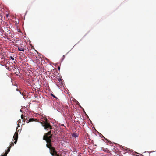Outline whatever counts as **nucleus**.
I'll use <instances>...</instances> for the list:
<instances>
[{"mask_svg": "<svg viewBox=\"0 0 156 156\" xmlns=\"http://www.w3.org/2000/svg\"><path fill=\"white\" fill-rule=\"evenodd\" d=\"M18 50L19 51L24 52V46H23L22 45L19 46L18 47Z\"/></svg>", "mask_w": 156, "mask_h": 156, "instance_id": "nucleus-4", "label": "nucleus"}, {"mask_svg": "<svg viewBox=\"0 0 156 156\" xmlns=\"http://www.w3.org/2000/svg\"><path fill=\"white\" fill-rule=\"evenodd\" d=\"M49 121L47 119L44 122H41L42 126L44 127V129L48 130L52 129V126L51 125L50 123L48 122Z\"/></svg>", "mask_w": 156, "mask_h": 156, "instance_id": "nucleus-2", "label": "nucleus"}, {"mask_svg": "<svg viewBox=\"0 0 156 156\" xmlns=\"http://www.w3.org/2000/svg\"><path fill=\"white\" fill-rule=\"evenodd\" d=\"M21 118L22 119H23V115H21Z\"/></svg>", "mask_w": 156, "mask_h": 156, "instance_id": "nucleus-16", "label": "nucleus"}, {"mask_svg": "<svg viewBox=\"0 0 156 156\" xmlns=\"http://www.w3.org/2000/svg\"><path fill=\"white\" fill-rule=\"evenodd\" d=\"M63 57L64 58L65 57V56L64 55H63Z\"/></svg>", "mask_w": 156, "mask_h": 156, "instance_id": "nucleus-22", "label": "nucleus"}, {"mask_svg": "<svg viewBox=\"0 0 156 156\" xmlns=\"http://www.w3.org/2000/svg\"><path fill=\"white\" fill-rule=\"evenodd\" d=\"M104 138L105 140H107L108 142L111 143V142L109 140H107V139H106L105 137H104Z\"/></svg>", "mask_w": 156, "mask_h": 156, "instance_id": "nucleus-13", "label": "nucleus"}, {"mask_svg": "<svg viewBox=\"0 0 156 156\" xmlns=\"http://www.w3.org/2000/svg\"><path fill=\"white\" fill-rule=\"evenodd\" d=\"M43 61V59H41V61L42 62Z\"/></svg>", "mask_w": 156, "mask_h": 156, "instance_id": "nucleus-21", "label": "nucleus"}, {"mask_svg": "<svg viewBox=\"0 0 156 156\" xmlns=\"http://www.w3.org/2000/svg\"><path fill=\"white\" fill-rule=\"evenodd\" d=\"M4 62H3V64L2 63V65H5V64H6L7 63L9 62L8 59H3Z\"/></svg>", "mask_w": 156, "mask_h": 156, "instance_id": "nucleus-6", "label": "nucleus"}, {"mask_svg": "<svg viewBox=\"0 0 156 156\" xmlns=\"http://www.w3.org/2000/svg\"><path fill=\"white\" fill-rule=\"evenodd\" d=\"M72 136L74 137L75 138H76L78 136L75 133H73L72 135Z\"/></svg>", "mask_w": 156, "mask_h": 156, "instance_id": "nucleus-9", "label": "nucleus"}, {"mask_svg": "<svg viewBox=\"0 0 156 156\" xmlns=\"http://www.w3.org/2000/svg\"><path fill=\"white\" fill-rule=\"evenodd\" d=\"M11 147V146H9V147H8V150H7V151H6V152H7V153H8L10 151V148Z\"/></svg>", "mask_w": 156, "mask_h": 156, "instance_id": "nucleus-10", "label": "nucleus"}, {"mask_svg": "<svg viewBox=\"0 0 156 156\" xmlns=\"http://www.w3.org/2000/svg\"><path fill=\"white\" fill-rule=\"evenodd\" d=\"M12 59L13 60H14V59Z\"/></svg>", "mask_w": 156, "mask_h": 156, "instance_id": "nucleus-23", "label": "nucleus"}, {"mask_svg": "<svg viewBox=\"0 0 156 156\" xmlns=\"http://www.w3.org/2000/svg\"><path fill=\"white\" fill-rule=\"evenodd\" d=\"M8 153H7V152H6L5 153L4 155H2V156H6Z\"/></svg>", "mask_w": 156, "mask_h": 156, "instance_id": "nucleus-11", "label": "nucleus"}, {"mask_svg": "<svg viewBox=\"0 0 156 156\" xmlns=\"http://www.w3.org/2000/svg\"><path fill=\"white\" fill-rule=\"evenodd\" d=\"M101 149L102 150L104 151L105 152H107L108 153H109V150L108 149L102 147V148Z\"/></svg>", "mask_w": 156, "mask_h": 156, "instance_id": "nucleus-5", "label": "nucleus"}, {"mask_svg": "<svg viewBox=\"0 0 156 156\" xmlns=\"http://www.w3.org/2000/svg\"><path fill=\"white\" fill-rule=\"evenodd\" d=\"M16 90H17V91H19V89H16Z\"/></svg>", "mask_w": 156, "mask_h": 156, "instance_id": "nucleus-20", "label": "nucleus"}, {"mask_svg": "<svg viewBox=\"0 0 156 156\" xmlns=\"http://www.w3.org/2000/svg\"><path fill=\"white\" fill-rule=\"evenodd\" d=\"M18 133L17 132H16L13 137V139H13L12 140L13 141L15 140V141L14 142V143L15 144L16 143L18 139Z\"/></svg>", "mask_w": 156, "mask_h": 156, "instance_id": "nucleus-3", "label": "nucleus"}, {"mask_svg": "<svg viewBox=\"0 0 156 156\" xmlns=\"http://www.w3.org/2000/svg\"><path fill=\"white\" fill-rule=\"evenodd\" d=\"M58 80L59 81V82H62V80L61 78H60V79H58Z\"/></svg>", "mask_w": 156, "mask_h": 156, "instance_id": "nucleus-14", "label": "nucleus"}, {"mask_svg": "<svg viewBox=\"0 0 156 156\" xmlns=\"http://www.w3.org/2000/svg\"><path fill=\"white\" fill-rule=\"evenodd\" d=\"M58 70H60V66H58Z\"/></svg>", "mask_w": 156, "mask_h": 156, "instance_id": "nucleus-18", "label": "nucleus"}, {"mask_svg": "<svg viewBox=\"0 0 156 156\" xmlns=\"http://www.w3.org/2000/svg\"><path fill=\"white\" fill-rule=\"evenodd\" d=\"M51 133V131H50L45 133L43 137V140H45L47 143L46 147L49 149L51 155L52 156H55L56 155H57V152L56 151L55 148L52 146L51 139L52 134Z\"/></svg>", "mask_w": 156, "mask_h": 156, "instance_id": "nucleus-1", "label": "nucleus"}, {"mask_svg": "<svg viewBox=\"0 0 156 156\" xmlns=\"http://www.w3.org/2000/svg\"><path fill=\"white\" fill-rule=\"evenodd\" d=\"M33 61L36 63L37 65H39L40 63V61L39 59H35V60Z\"/></svg>", "mask_w": 156, "mask_h": 156, "instance_id": "nucleus-7", "label": "nucleus"}, {"mask_svg": "<svg viewBox=\"0 0 156 156\" xmlns=\"http://www.w3.org/2000/svg\"><path fill=\"white\" fill-rule=\"evenodd\" d=\"M40 58H44V57H43V56L42 55H40Z\"/></svg>", "mask_w": 156, "mask_h": 156, "instance_id": "nucleus-15", "label": "nucleus"}, {"mask_svg": "<svg viewBox=\"0 0 156 156\" xmlns=\"http://www.w3.org/2000/svg\"><path fill=\"white\" fill-rule=\"evenodd\" d=\"M34 121H36V122H37V119L34 120L33 118H30L29 119V121L28 122V123L29 122H33Z\"/></svg>", "mask_w": 156, "mask_h": 156, "instance_id": "nucleus-8", "label": "nucleus"}, {"mask_svg": "<svg viewBox=\"0 0 156 156\" xmlns=\"http://www.w3.org/2000/svg\"><path fill=\"white\" fill-rule=\"evenodd\" d=\"M51 95H52V96L53 97H54V98H57V97H55L54 95H53V94H51Z\"/></svg>", "mask_w": 156, "mask_h": 156, "instance_id": "nucleus-17", "label": "nucleus"}, {"mask_svg": "<svg viewBox=\"0 0 156 156\" xmlns=\"http://www.w3.org/2000/svg\"><path fill=\"white\" fill-rule=\"evenodd\" d=\"M14 145V144L13 142H12L11 144H10L9 146H11V147L12 146H13Z\"/></svg>", "mask_w": 156, "mask_h": 156, "instance_id": "nucleus-12", "label": "nucleus"}, {"mask_svg": "<svg viewBox=\"0 0 156 156\" xmlns=\"http://www.w3.org/2000/svg\"><path fill=\"white\" fill-rule=\"evenodd\" d=\"M20 94H21V92H20Z\"/></svg>", "mask_w": 156, "mask_h": 156, "instance_id": "nucleus-24", "label": "nucleus"}, {"mask_svg": "<svg viewBox=\"0 0 156 156\" xmlns=\"http://www.w3.org/2000/svg\"><path fill=\"white\" fill-rule=\"evenodd\" d=\"M7 17H8V15H7Z\"/></svg>", "mask_w": 156, "mask_h": 156, "instance_id": "nucleus-25", "label": "nucleus"}, {"mask_svg": "<svg viewBox=\"0 0 156 156\" xmlns=\"http://www.w3.org/2000/svg\"><path fill=\"white\" fill-rule=\"evenodd\" d=\"M11 58L12 59V58H14L12 57V56H11Z\"/></svg>", "mask_w": 156, "mask_h": 156, "instance_id": "nucleus-19", "label": "nucleus"}]
</instances>
